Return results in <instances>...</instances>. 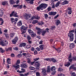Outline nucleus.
Segmentation results:
<instances>
[{"label": "nucleus", "instance_id": "f257e3e1", "mask_svg": "<svg viewBox=\"0 0 76 76\" xmlns=\"http://www.w3.org/2000/svg\"><path fill=\"white\" fill-rule=\"evenodd\" d=\"M74 30H73L69 32L68 36L70 37V41H72L74 39V34L73 33H74Z\"/></svg>", "mask_w": 76, "mask_h": 76}, {"label": "nucleus", "instance_id": "f03ea898", "mask_svg": "<svg viewBox=\"0 0 76 76\" xmlns=\"http://www.w3.org/2000/svg\"><path fill=\"white\" fill-rule=\"evenodd\" d=\"M48 5L45 4H41L37 8V10L39 11L40 9L43 10V8H46Z\"/></svg>", "mask_w": 76, "mask_h": 76}, {"label": "nucleus", "instance_id": "7ed1b4c3", "mask_svg": "<svg viewBox=\"0 0 76 76\" xmlns=\"http://www.w3.org/2000/svg\"><path fill=\"white\" fill-rule=\"evenodd\" d=\"M34 63H35V66L36 67V69L39 70V67L41 65L39 62V61L35 62V61H34L30 63L31 65H33Z\"/></svg>", "mask_w": 76, "mask_h": 76}, {"label": "nucleus", "instance_id": "20e7f679", "mask_svg": "<svg viewBox=\"0 0 76 76\" xmlns=\"http://www.w3.org/2000/svg\"><path fill=\"white\" fill-rule=\"evenodd\" d=\"M36 29L38 31L37 32V34H40L42 32V35L44 36L45 34L46 33L45 31H43V29H41L37 27L36 28Z\"/></svg>", "mask_w": 76, "mask_h": 76}, {"label": "nucleus", "instance_id": "39448f33", "mask_svg": "<svg viewBox=\"0 0 76 76\" xmlns=\"http://www.w3.org/2000/svg\"><path fill=\"white\" fill-rule=\"evenodd\" d=\"M20 60H17V62L15 64L13 65V66L15 68V69L17 70L19 68H20V66L19 65V64H20Z\"/></svg>", "mask_w": 76, "mask_h": 76}, {"label": "nucleus", "instance_id": "423d86ee", "mask_svg": "<svg viewBox=\"0 0 76 76\" xmlns=\"http://www.w3.org/2000/svg\"><path fill=\"white\" fill-rule=\"evenodd\" d=\"M8 44L7 41H4L2 39H0V45H1L2 46H4Z\"/></svg>", "mask_w": 76, "mask_h": 76}, {"label": "nucleus", "instance_id": "0eeeda50", "mask_svg": "<svg viewBox=\"0 0 76 76\" xmlns=\"http://www.w3.org/2000/svg\"><path fill=\"white\" fill-rule=\"evenodd\" d=\"M27 27H25L23 26H21V32H22V34H23L26 32V30L27 29Z\"/></svg>", "mask_w": 76, "mask_h": 76}, {"label": "nucleus", "instance_id": "6e6552de", "mask_svg": "<svg viewBox=\"0 0 76 76\" xmlns=\"http://www.w3.org/2000/svg\"><path fill=\"white\" fill-rule=\"evenodd\" d=\"M56 69V67L55 66H53L51 68V70L53 72L52 74V75H54L56 73V71L55 70Z\"/></svg>", "mask_w": 76, "mask_h": 76}, {"label": "nucleus", "instance_id": "1a4fd4ad", "mask_svg": "<svg viewBox=\"0 0 76 76\" xmlns=\"http://www.w3.org/2000/svg\"><path fill=\"white\" fill-rule=\"evenodd\" d=\"M72 8H71V7H68L67 8V11L68 13L69 14L71 15L72 14Z\"/></svg>", "mask_w": 76, "mask_h": 76}, {"label": "nucleus", "instance_id": "9d476101", "mask_svg": "<svg viewBox=\"0 0 76 76\" xmlns=\"http://www.w3.org/2000/svg\"><path fill=\"white\" fill-rule=\"evenodd\" d=\"M24 17H25V18L26 20H27L28 18H30L31 17V15L30 14H25L23 15Z\"/></svg>", "mask_w": 76, "mask_h": 76}, {"label": "nucleus", "instance_id": "9b49d317", "mask_svg": "<svg viewBox=\"0 0 76 76\" xmlns=\"http://www.w3.org/2000/svg\"><path fill=\"white\" fill-rule=\"evenodd\" d=\"M40 17H39L38 16H33L31 19L30 20H32L34 19H36L37 20H39L40 19Z\"/></svg>", "mask_w": 76, "mask_h": 76}, {"label": "nucleus", "instance_id": "f8f14e48", "mask_svg": "<svg viewBox=\"0 0 76 76\" xmlns=\"http://www.w3.org/2000/svg\"><path fill=\"white\" fill-rule=\"evenodd\" d=\"M18 39L17 37H16L12 41V42L13 44H15Z\"/></svg>", "mask_w": 76, "mask_h": 76}, {"label": "nucleus", "instance_id": "ddd939ff", "mask_svg": "<svg viewBox=\"0 0 76 76\" xmlns=\"http://www.w3.org/2000/svg\"><path fill=\"white\" fill-rule=\"evenodd\" d=\"M25 71H26L25 69L23 68L21 69V71H20L19 70H18L17 71V72H18L20 73H24V72H25Z\"/></svg>", "mask_w": 76, "mask_h": 76}, {"label": "nucleus", "instance_id": "4468645a", "mask_svg": "<svg viewBox=\"0 0 76 76\" xmlns=\"http://www.w3.org/2000/svg\"><path fill=\"white\" fill-rule=\"evenodd\" d=\"M21 67L23 68H26L27 67V65L26 64H23L21 65Z\"/></svg>", "mask_w": 76, "mask_h": 76}, {"label": "nucleus", "instance_id": "2eb2a0df", "mask_svg": "<svg viewBox=\"0 0 76 76\" xmlns=\"http://www.w3.org/2000/svg\"><path fill=\"white\" fill-rule=\"evenodd\" d=\"M69 3V1L65 0L64 2L61 3V4L62 5H64L65 4H67Z\"/></svg>", "mask_w": 76, "mask_h": 76}, {"label": "nucleus", "instance_id": "dca6fc26", "mask_svg": "<svg viewBox=\"0 0 76 76\" xmlns=\"http://www.w3.org/2000/svg\"><path fill=\"white\" fill-rule=\"evenodd\" d=\"M56 12H50L49 13V15H56Z\"/></svg>", "mask_w": 76, "mask_h": 76}, {"label": "nucleus", "instance_id": "f3484780", "mask_svg": "<svg viewBox=\"0 0 76 76\" xmlns=\"http://www.w3.org/2000/svg\"><path fill=\"white\" fill-rule=\"evenodd\" d=\"M9 2L10 4H13L15 3V0H10Z\"/></svg>", "mask_w": 76, "mask_h": 76}, {"label": "nucleus", "instance_id": "a211bd4d", "mask_svg": "<svg viewBox=\"0 0 76 76\" xmlns=\"http://www.w3.org/2000/svg\"><path fill=\"white\" fill-rule=\"evenodd\" d=\"M73 69L75 70H76V67L74 66V65H73L69 68V69Z\"/></svg>", "mask_w": 76, "mask_h": 76}, {"label": "nucleus", "instance_id": "6ab92c4d", "mask_svg": "<svg viewBox=\"0 0 76 76\" xmlns=\"http://www.w3.org/2000/svg\"><path fill=\"white\" fill-rule=\"evenodd\" d=\"M4 15V12L3 11L0 10V17H2Z\"/></svg>", "mask_w": 76, "mask_h": 76}, {"label": "nucleus", "instance_id": "aec40b11", "mask_svg": "<svg viewBox=\"0 0 76 76\" xmlns=\"http://www.w3.org/2000/svg\"><path fill=\"white\" fill-rule=\"evenodd\" d=\"M11 20L12 23H13V24H15L16 23V22L15 21V20L13 18H11Z\"/></svg>", "mask_w": 76, "mask_h": 76}, {"label": "nucleus", "instance_id": "412c9836", "mask_svg": "<svg viewBox=\"0 0 76 76\" xmlns=\"http://www.w3.org/2000/svg\"><path fill=\"white\" fill-rule=\"evenodd\" d=\"M26 45V44L25 43H23L20 44L19 47H22V46L24 47Z\"/></svg>", "mask_w": 76, "mask_h": 76}, {"label": "nucleus", "instance_id": "4be33fe9", "mask_svg": "<svg viewBox=\"0 0 76 76\" xmlns=\"http://www.w3.org/2000/svg\"><path fill=\"white\" fill-rule=\"evenodd\" d=\"M13 16L15 17L18 18V15H17V13L14 11V13H13Z\"/></svg>", "mask_w": 76, "mask_h": 76}, {"label": "nucleus", "instance_id": "5701e85b", "mask_svg": "<svg viewBox=\"0 0 76 76\" xmlns=\"http://www.w3.org/2000/svg\"><path fill=\"white\" fill-rule=\"evenodd\" d=\"M42 73L43 74L44 76L46 75V70L45 69H44L42 70Z\"/></svg>", "mask_w": 76, "mask_h": 76}, {"label": "nucleus", "instance_id": "b1692460", "mask_svg": "<svg viewBox=\"0 0 76 76\" xmlns=\"http://www.w3.org/2000/svg\"><path fill=\"white\" fill-rule=\"evenodd\" d=\"M22 25V21L21 20H20L18 23V26H21Z\"/></svg>", "mask_w": 76, "mask_h": 76}, {"label": "nucleus", "instance_id": "393cba45", "mask_svg": "<svg viewBox=\"0 0 76 76\" xmlns=\"http://www.w3.org/2000/svg\"><path fill=\"white\" fill-rule=\"evenodd\" d=\"M51 58H45L44 59L45 61H51Z\"/></svg>", "mask_w": 76, "mask_h": 76}, {"label": "nucleus", "instance_id": "a878e982", "mask_svg": "<svg viewBox=\"0 0 76 76\" xmlns=\"http://www.w3.org/2000/svg\"><path fill=\"white\" fill-rule=\"evenodd\" d=\"M29 73L28 72L26 74H25L24 75L23 74H20V76H27L28 75Z\"/></svg>", "mask_w": 76, "mask_h": 76}, {"label": "nucleus", "instance_id": "bb28decb", "mask_svg": "<svg viewBox=\"0 0 76 76\" xmlns=\"http://www.w3.org/2000/svg\"><path fill=\"white\" fill-rule=\"evenodd\" d=\"M51 61H52L53 62L55 63L57 61L54 58H51Z\"/></svg>", "mask_w": 76, "mask_h": 76}, {"label": "nucleus", "instance_id": "cd10ccee", "mask_svg": "<svg viewBox=\"0 0 76 76\" xmlns=\"http://www.w3.org/2000/svg\"><path fill=\"white\" fill-rule=\"evenodd\" d=\"M11 59L10 58H7V61L8 63V64H11V62H10Z\"/></svg>", "mask_w": 76, "mask_h": 76}, {"label": "nucleus", "instance_id": "c85d7f7f", "mask_svg": "<svg viewBox=\"0 0 76 76\" xmlns=\"http://www.w3.org/2000/svg\"><path fill=\"white\" fill-rule=\"evenodd\" d=\"M75 45L74 43H72L70 44V47L71 48H73L74 47Z\"/></svg>", "mask_w": 76, "mask_h": 76}, {"label": "nucleus", "instance_id": "c756f323", "mask_svg": "<svg viewBox=\"0 0 76 76\" xmlns=\"http://www.w3.org/2000/svg\"><path fill=\"white\" fill-rule=\"evenodd\" d=\"M44 45H41L39 47L40 48L41 50H43L44 49Z\"/></svg>", "mask_w": 76, "mask_h": 76}, {"label": "nucleus", "instance_id": "7c9ffc66", "mask_svg": "<svg viewBox=\"0 0 76 76\" xmlns=\"http://www.w3.org/2000/svg\"><path fill=\"white\" fill-rule=\"evenodd\" d=\"M2 4L3 5H5L6 4H7V1H5L4 2H2Z\"/></svg>", "mask_w": 76, "mask_h": 76}, {"label": "nucleus", "instance_id": "2f4dec72", "mask_svg": "<svg viewBox=\"0 0 76 76\" xmlns=\"http://www.w3.org/2000/svg\"><path fill=\"white\" fill-rule=\"evenodd\" d=\"M61 23V22L60 20H57L56 21V25L57 26H58L59 24H60Z\"/></svg>", "mask_w": 76, "mask_h": 76}, {"label": "nucleus", "instance_id": "473e14b6", "mask_svg": "<svg viewBox=\"0 0 76 76\" xmlns=\"http://www.w3.org/2000/svg\"><path fill=\"white\" fill-rule=\"evenodd\" d=\"M15 34L14 33H11L10 34V36L11 37H13L14 36Z\"/></svg>", "mask_w": 76, "mask_h": 76}, {"label": "nucleus", "instance_id": "72a5a7b5", "mask_svg": "<svg viewBox=\"0 0 76 76\" xmlns=\"http://www.w3.org/2000/svg\"><path fill=\"white\" fill-rule=\"evenodd\" d=\"M38 23V21L37 20H34L32 22V23L33 24H34L36 23Z\"/></svg>", "mask_w": 76, "mask_h": 76}, {"label": "nucleus", "instance_id": "f704fd0d", "mask_svg": "<svg viewBox=\"0 0 76 76\" xmlns=\"http://www.w3.org/2000/svg\"><path fill=\"white\" fill-rule=\"evenodd\" d=\"M50 72V66H48L47 68V72Z\"/></svg>", "mask_w": 76, "mask_h": 76}, {"label": "nucleus", "instance_id": "c9c22d12", "mask_svg": "<svg viewBox=\"0 0 76 76\" xmlns=\"http://www.w3.org/2000/svg\"><path fill=\"white\" fill-rule=\"evenodd\" d=\"M6 50L7 51H11L12 48H6Z\"/></svg>", "mask_w": 76, "mask_h": 76}, {"label": "nucleus", "instance_id": "e433bc0d", "mask_svg": "<svg viewBox=\"0 0 76 76\" xmlns=\"http://www.w3.org/2000/svg\"><path fill=\"white\" fill-rule=\"evenodd\" d=\"M0 21H2L1 23V24H0V25H3L4 23V21L3 19L1 18H0Z\"/></svg>", "mask_w": 76, "mask_h": 76}, {"label": "nucleus", "instance_id": "4c0bfd02", "mask_svg": "<svg viewBox=\"0 0 76 76\" xmlns=\"http://www.w3.org/2000/svg\"><path fill=\"white\" fill-rule=\"evenodd\" d=\"M70 64L69 62H68L67 64H65V66L66 67H69V66L70 65Z\"/></svg>", "mask_w": 76, "mask_h": 76}, {"label": "nucleus", "instance_id": "58836bf2", "mask_svg": "<svg viewBox=\"0 0 76 76\" xmlns=\"http://www.w3.org/2000/svg\"><path fill=\"white\" fill-rule=\"evenodd\" d=\"M22 5H18V9H21V8H22Z\"/></svg>", "mask_w": 76, "mask_h": 76}, {"label": "nucleus", "instance_id": "ea45409f", "mask_svg": "<svg viewBox=\"0 0 76 76\" xmlns=\"http://www.w3.org/2000/svg\"><path fill=\"white\" fill-rule=\"evenodd\" d=\"M60 48H58V49L55 48V50L56 51H57L58 52H60L61 50H60Z\"/></svg>", "mask_w": 76, "mask_h": 76}, {"label": "nucleus", "instance_id": "a19ab883", "mask_svg": "<svg viewBox=\"0 0 76 76\" xmlns=\"http://www.w3.org/2000/svg\"><path fill=\"white\" fill-rule=\"evenodd\" d=\"M28 32L30 34H32L34 33L31 30H28Z\"/></svg>", "mask_w": 76, "mask_h": 76}, {"label": "nucleus", "instance_id": "79ce46f5", "mask_svg": "<svg viewBox=\"0 0 76 76\" xmlns=\"http://www.w3.org/2000/svg\"><path fill=\"white\" fill-rule=\"evenodd\" d=\"M4 50H3L2 48H0V51L1 53H3L4 52Z\"/></svg>", "mask_w": 76, "mask_h": 76}, {"label": "nucleus", "instance_id": "37998d69", "mask_svg": "<svg viewBox=\"0 0 76 76\" xmlns=\"http://www.w3.org/2000/svg\"><path fill=\"white\" fill-rule=\"evenodd\" d=\"M34 0H29V1L30 4H33L34 3L33 1H34Z\"/></svg>", "mask_w": 76, "mask_h": 76}, {"label": "nucleus", "instance_id": "c03bdc74", "mask_svg": "<svg viewBox=\"0 0 76 76\" xmlns=\"http://www.w3.org/2000/svg\"><path fill=\"white\" fill-rule=\"evenodd\" d=\"M29 68L31 70H34L35 69V68L32 66H30Z\"/></svg>", "mask_w": 76, "mask_h": 76}, {"label": "nucleus", "instance_id": "a18cd8bd", "mask_svg": "<svg viewBox=\"0 0 76 76\" xmlns=\"http://www.w3.org/2000/svg\"><path fill=\"white\" fill-rule=\"evenodd\" d=\"M60 4V2H58L55 5L56 7H58V6L59 5V4Z\"/></svg>", "mask_w": 76, "mask_h": 76}, {"label": "nucleus", "instance_id": "49530a36", "mask_svg": "<svg viewBox=\"0 0 76 76\" xmlns=\"http://www.w3.org/2000/svg\"><path fill=\"white\" fill-rule=\"evenodd\" d=\"M63 69L61 68H59L58 70V71H60V72H62L63 71Z\"/></svg>", "mask_w": 76, "mask_h": 76}, {"label": "nucleus", "instance_id": "de8ad7c7", "mask_svg": "<svg viewBox=\"0 0 76 76\" xmlns=\"http://www.w3.org/2000/svg\"><path fill=\"white\" fill-rule=\"evenodd\" d=\"M36 35V34L34 33V32L32 34H31V37H34Z\"/></svg>", "mask_w": 76, "mask_h": 76}, {"label": "nucleus", "instance_id": "09e8293b", "mask_svg": "<svg viewBox=\"0 0 76 76\" xmlns=\"http://www.w3.org/2000/svg\"><path fill=\"white\" fill-rule=\"evenodd\" d=\"M38 24L39 25H41L44 24V23L43 22H41L40 23H39Z\"/></svg>", "mask_w": 76, "mask_h": 76}, {"label": "nucleus", "instance_id": "8fccbe9b", "mask_svg": "<svg viewBox=\"0 0 76 76\" xmlns=\"http://www.w3.org/2000/svg\"><path fill=\"white\" fill-rule=\"evenodd\" d=\"M65 76V75L64 74H60L58 75V76Z\"/></svg>", "mask_w": 76, "mask_h": 76}, {"label": "nucleus", "instance_id": "3c124183", "mask_svg": "<svg viewBox=\"0 0 76 76\" xmlns=\"http://www.w3.org/2000/svg\"><path fill=\"white\" fill-rule=\"evenodd\" d=\"M27 60H28V61H27V62H28L29 64H30L31 63V60L30 59H29V58H28Z\"/></svg>", "mask_w": 76, "mask_h": 76}, {"label": "nucleus", "instance_id": "603ef678", "mask_svg": "<svg viewBox=\"0 0 76 76\" xmlns=\"http://www.w3.org/2000/svg\"><path fill=\"white\" fill-rule=\"evenodd\" d=\"M71 76H76V75L75 72H73L71 74Z\"/></svg>", "mask_w": 76, "mask_h": 76}, {"label": "nucleus", "instance_id": "864d4df0", "mask_svg": "<svg viewBox=\"0 0 76 76\" xmlns=\"http://www.w3.org/2000/svg\"><path fill=\"white\" fill-rule=\"evenodd\" d=\"M14 11L12 12L11 14H10V17H12L13 15L14 16Z\"/></svg>", "mask_w": 76, "mask_h": 76}, {"label": "nucleus", "instance_id": "5fc2aeb1", "mask_svg": "<svg viewBox=\"0 0 76 76\" xmlns=\"http://www.w3.org/2000/svg\"><path fill=\"white\" fill-rule=\"evenodd\" d=\"M5 37L6 38H9V34H5Z\"/></svg>", "mask_w": 76, "mask_h": 76}, {"label": "nucleus", "instance_id": "6e6d98bb", "mask_svg": "<svg viewBox=\"0 0 76 76\" xmlns=\"http://www.w3.org/2000/svg\"><path fill=\"white\" fill-rule=\"evenodd\" d=\"M44 16L46 19H47L48 18V15L47 14H44Z\"/></svg>", "mask_w": 76, "mask_h": 76}, {"label": "nucleus", "instance_id": "4d7b16f0", "mask_svg": "<svg viewBox=\"0 0 76 76\" xmlns=\"http://www.w3.org/2000/svg\"><path fill=\"white\" fill-rule=\"evenodd\" d=\"M47 10H48V11H50L51 10V8L50 7H48Z\"/></svg>", "mask_w": 76, "mask_h": 76}, {"label": "nucleus", "instance_id": "13d9d810", "mask_svg": "<svg viewBox=\"0 0 76 76\" xmlns=\"http://www.w3.org/2000/svg\"><path fill=\"white\" fill-rule=\"evenodd\" d=\"M39 58H36V59H34V61L35 62L36 61H38V60H39Z\"/></svg>", "mask_w": 76, "mask_h": 76}, {"label": "nucleus", "instance_id": "bf43d9fd", "mask_svg": "<svg viewBox=\"0 0 76 76\" xmlns=\"http://www.w3.org/2000/svg\"><path fill=\"white\" fill-rule=\"evenodd\" d=\"M17 56L18 57H21L22 56V55L21 54H19Z\"/></svg>", "mask_w": 76, "mask_h": 76}, {"label": "nucleus", "instance_id": "052dcab7", "mask_svg": "<svg viewBox=\"0 0 76 76\" xmlns=\"http://www.w3.org/2000/svg\"><path fill=\"white\" fill-rule=\"evenodd\" d=\"M49 29L48 28H47L46 29V31H45L46 32H49Z\"/></svg>", "mask_w": 76, "mask_h": 76}, {"label": "nucleus", "instance_id": "680f3d73", "mask_svg": "<svg viewBox=\"0 0 76 76\" xmlns=\"http://www.w3.org/2000/svg\"><path fill=\"white\" fill-rule=\"evenodd\" d=\"M36 49L38 51H40V48H36Z\"/></svg>", "mask_w": 76, "mask_h": 76}, {"label": "nucleus", "instance_id": "e2e57ef3", "mask_svg": "<svg viewBox=\"0 0 76 76\" xmlns=\"http://www.w3.org/2000/svg\"><path fill=\"white\" fill-rule=\"evenodd\" d=\"M11 56L12 57H15V55L13 53H12L11 54Z\"/></svg>", "mask_w": 76, "mask_h": 76}, {"label": "nucleus", "instance_id": "0e129e2a", "mask_svg": "<svg viewBox=\"0 0 76 76\" xmlns=\"http://www.w3.org/2000/svg\"><path fill=\"white\" fill-rule=\"evenodd\" d=\"M13 49L14 50H18V48H13Z\"/></svg>", "mask_w": 76, "mask_h": 76}, {"label": "nucleus", "instance_id": "69168bd1", "mask_svg": "<svg viewBox=\"0 0 76 76\" xmlns=\"http://www.w3.org/2000/svg\"><path fill=\"white\" fill-rule=\"evenodd\" d=\"M31 51H34L35 50L34 48H31Z\"/></svg>", "mask_w": 76, "mask_h": 76}, {"label": "nucleus", "instance_id": "338daca9", "mask_svg": "<svg viewBox=\"0 0 76 76\" xmlns=\"http://www.w3.org/2000/svg\"><path fill=\"white\" fill-rule=\"evenodd\" d=\"M34 54L35 55H37V52L36 50H35L34 52Z\"/></svg>", "mask_w": 76, "mask_h": 76}, {"label": "nucleus", "instance_id": "774afa93", "mask_svg": "<svg viewBox=\"0 0 76 76\" xmlns=\"http://www.w3.org/2000/svg\"><path fill=\"white\" fill-rule=\"evenodd\" d=\"M27 39H28V40L31 39V37L29 36H27Z\"/></svg>", "mask_w": 76, "mask_h": 76}]
</instances>
